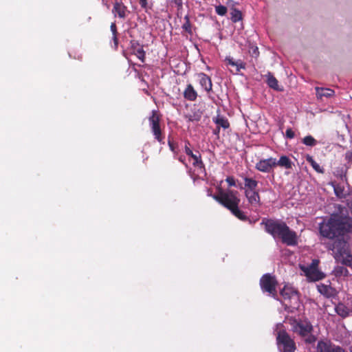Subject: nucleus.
<instances>
[{
	"label": "nucleus",
	"mask_w": 352,
	"mask_h": 352,
	"mask_svg": "<svg viewBox=\"0 0 352 352\" xmlns=\"http://www.w3.org/2000/svg\"><path fill=\"white\" fill-rule=\"evenodd\" d=\"M111 31L112 32L113 36L117 35V27L115 23H111Z\"/></svg>",
	"instance_id": "44"
},
{
	"label": "nucleus",
	"mask_w": 352,
	"mask_h": 352,
	"mask_svg": "<svg viewBox=\"0 0 352 352\" xmlns=\"http://www.w3.org/2000/svg\"><path fill=\"white\" fill-rule=\"evenodd\" d=\"M306 337L307 338L305 340L306 343L312 344L316 341V337L312 335L311 333L307 336Z\"/></svg>",
	"instance_id": "38"
},
{
	"label": "nucleus",
	"mask_w": 352,
	"mask_h": 352,
	"mask_svg": "<svg viewBox=\"0 0 352 352\" xmlns=\"http://www.w3.org/2000/svg\"><path fill=\"white\" fill-rule=\"evenodd\" d=\"M306 160L308 163L310 164V165L312 166V168L319 173H324V170L323 168H321L320 165L314 160L313 157L307 155L306 156Z\"/></svg>",
	"instance_id": "27"
},
{
	"label": "nucleus",
	"mask_w": 352,
	"mask_h": 352,
	"mask_svg": "<svg viewBox=\"0 0 352 352\" xmlns=\"http://www.w3.org/2000/svg\"><path fill=\"white\" fill-rule=\"evenodd\" d=\"M293 163L291 160L286 155H282L278 161L276 160V166H279L287 169L292 168Z\"/></svg>",
	"instance_id": "22"
},
{
	"label": "nucleus",
	"mask_w": 352,
	"mask_h": 352,
	"mask_svg": "<svg viewBox=\"0 0 352 352\" xmlns=\"http://www.w3.org/2000/svg\"><path fill=\"white\" fill-rule=\"evenodd\" d=\"M219 132H220V128L217 126V128L213 131V133L217 135V137H219Z\"/></svg>",
	"instance_id": "47"
},
{
	"label": "nucleus",
	"mask_w": 352,
	"mask_h": 352,
	"mask_svg": "<svg viewBox=\"0 0 352 352\" xmlns=\"http://www.w3.org/2000/svg\"><path fill=\"white\" fill-rule=\"evenodd\" d=\"M245 196L247 198L248 203L253 206H261V198L257 190H245Z\"/></svg>",
	"instance_id": "14"
},
{
	"label": "nucleus",
	"mask_w": 352,
	"mask_h": 352,
	"mask_svg": "<svg viewBox=\"0 0 352 352\" xmlns=\"http://www.w3.org/2000/svg\"><path fill=\"white\" fill-rule=\"evenodd\" d=\"M225 62L228 65L235 67L236 72H239L241 69L245 68V64L241 60H234V58L230 56L226 57Z\"/></svg>",
	"instance_id": "20"
},
{
	"label": "nucleus",
	"mask_w": 352,
	"mask_h": 352,
	"mask_svg": "<svg viewBox=\"0 0 352 352\" xmlns=\"http://www.w3.org/2000/svg\"><path fill=\"white\" fill-rule=\"evenodd\" d=\"M185 23L182 25V28L189 34L192 33L191 23L190 21L189 16L188 15L184 17Z\"/></svg>",
	"instance_id": "33"
},
{
	"label": "nucleus",
	"mask_w": 352,
	"mask_h": 352,
	"mask_svg": "<svg viewBox=\"0 0 352 352\" xmlns=\"http://www.w3.org/2000/svg\"><path fill=\"white\" fill-rule=\"evenodd\" d=\"M228 9L226 6L219 5L215 6V12L219 16H224L227 13Z\"/></svg>",
	"instance_id": "35"
},
{
	"label": "nucleus",
	"mask_w": 352,
	"mask_h": 352,
	"mask_svg": "<svg viewBox=\"0 0 352 352\" xmlns=\"http://www.w3.org/2000/svg\"><path fill=\"white\" fill-rule=\"evenodd\" d=\"M285 135L287 138L292 139L295 136V133L291 128H289L285 131Z\"/></svg>",
	"instance_id": "40"
},
{
	"label": "nucleus",
	"mask_w": 352,
	"mask_h": 352,
	"mask_svg": "<svg viewBox=\"0 0 352 352\" xmlns=\"http://www.w3.org/2000/svg\"><path fill=\"white\" fill-rule=\"evenodd\" d=\"M238 192L232 190H223L219 188L218 192L213 195V199L223 207L230 210L236 205H239L240 199L237 196Z\"/></svg>",
	"instance_id": "3"
},
{
	"label": "nucleus",
	"mask_w": 352,
	"mask_h": 352,
	"mask_svg": "<svg viewBox=\"0 0 352 352\" xmlns=\"http://www.w3.org/2000/svg\"><path fill=\"white\" fill-rule=\"evenodd\" d=\"M184 97L187 100L193 102L195 101L197 98V92L194 89L193 86L191 84H189L186 86L184 91Z\"/></svg>",
	"instance_id": "18"
},
{
	"label": "nucleus",
	"mask_w": 352,
	"mask_h": 352,
	"mask_svg": "<svg viewBox=\"0 0 352 352\" xmlns=\"http://www.w3.org/2000/svg\"><path fill=\"white\" fill-rule=\"evenodd\" d=\"M139 3L142 8L144 10L148 8V0H139Z\"/></svg>",
	"instance_id": "42"
},
{
	"label": "nucleus",
	"mask_w": 352,
	"mask_h": 352,
	"mask_svg": "<svg viewBox=\"0 0 352 352\" xmlns=\"http://www.w3.org/2000/svg\"><path fill=\"white\" fill-rule=\"evenodd\" d=\"M230 211L234 217L241 221H247L248 219V217L245 214V213L239 209V205H236Z\"/></svg>",
	"instance_id": "26"
},
{
	"label": "nucleus",
	"mask_w": 352,
	"mask_h": 352,
	"mask_svg": "<svg viewBox=\"0 0 352 352\" xmlns=\"http://www.w3.org/2000/svg\"><path fill=\"white\" fill-rule=\"evenodd\" d=\"M316 349L317 352H345L340 346L333 344L329 340L319 341Z\"/></svg>",
	"instance_id": "11"
},
{
	"label": "nucleus",
	"mask_w": 352,
	"mask_h": 352,
	"mask_svg": "<svg viewBox=\"0 0 352 352\" xmlns=\"http://www.w3.org/2000/svg\"><path fill=\"white\" fill-rule=\"evenodd\" d=\"M325 247L327 250L332 251V254L336 261H340L348 252L346 242L342 239L327 243Z\"/></svg>",
	"instance_id": "7"
},
{
	"label": "nucleus",
	"mask_w": 352,
	"mask_h": 352,
	"mask_svg": "<svg viewBox=\"0 0 352 352\" xmlns=\"http://www.w3.org/2000/svg\"><path fill=\"white\" fill-rule=\"evenodd\" d=\"M213 122L217 124V126L227 129L230 127V123L227 118L223 116L218 115L217 117L213 118Z\"/></svg>",
	"instance_id": "21"
},
{
	"label": "nucleus",
	"mask_w": 352,
	"mask_h": 352,
	"mask_svg": "<svg viewBox=\"0 0 352 352\" xmlns=\"http://www.w3.org/2000/svg\"><path fill=\"white\" fill-rule=\"evenodd\" d=\"M319 261L318 259L312 260L311 264L307 267H301V270L305 272L306 276L313 281H317L323 278L322 273L318 270Z\"/></svg>",
	"instance_id": "9"
},
{
	"label": "nucleus",
	"mask_w": 352,
	"mask_h": 352,
	"mask_svg": "<svg viewBox=\"0 0 352 352\" xmlns=\"http://www.w3.org/2000/svg\"><path fill=\"white\" fill-rule=\"evenodd\" d=\"M335 309L336 313L342 318H345L349 315V309L343 303H339Z\"/></svg>",
	"instance_id": "29"
},
{
	"label": "nucleus",
	"mask_w": 352,
	"mask_h": 352,
	"mask_svg": "<svg viewBox=\"0 0 352 352\" xmlns=\"http://www.w3.org/2000/svg\"><path fill=\"white\" fill-rule=\"evenodd\" d=\"M348 168L349 167L347 166L338 167L335 169L333 175L336 177L340 178L342 180H346V173Z\"/></svg>",
	"instance_id": "25"
},
{
	"label": "nucleus",
	"mask_w": 352,
	"mask_h": 352,
	"mask_svg": "<svg viewBox=\"0 0 352 352\" xmlns=\"http://www.w3.org/2000/svg\"><path fill=\"white\" fill-rule=\"evenodd\" d=\"M278 282L274 276L265 274L260 279V286L263 292H267L272 297L277 298L276 286Z\"/></svg>",
	"instance_id": "6"
},
{
	"label": "nucleus",
	"mask_w": 352,
	"mask_h": 352,
	"mask_svg": "<svg viewBox=\"0 0 352 352\" xmlns=\"http://www.w3.org/2000/svg\"><path fill=\"white\" fill-rule=\"evenodd\" d=\"M320 234L324 238L334 239L352 233V217L347 208L340 204L335 206V211L328 219L319 223Z\"/></svg>",
	"instance_id": "1"
},
{
	"label": "nucleus",
	"mask_w": 352,
	"mask_h": 352,
	"mask_svg": "<svg viewBox=\"0 0 352 352\" xmlns=\"http://www.w3.org/2000/svg\"><path fill=\"white\" fill-rule=\"evenodd\" d=\"M276 344L280 352H295L296 349L294 339L284 329L277 333Z\"/></svg>",
	"instance_id": "4"
},
{
	"label": "nucleus",
	"mask_w": 352,
	"mask_h": 352,
	"mask_svg": "<svg viewBox=\"0 0 352 352\" xmlns=\"http://www.w3.org/2000/svg\"><path fill=\"white\" fill-rule=\"evenodd\" d=\"M345 160L349 162H352V151H349L345 153Z\"/></svg>",
	"instance_id": "43"
},
{
	"label": "nucleus",
	"mask_w": 352,
	"mask_h": 352,
	"mask_svg": "<svg viewBox=\"0 0 352 352\" xmlns=\"http://www.w3.org/2000/svg\"><path fill=\"white\" fill-rule=\"evenodd\" d=\"M261 225L264 226L266 232L274 239H280L283 243L289 246H295L298 244L296 232L292 230L284 221L264 218Z\"/></svg>",
	"instance_id": "2"
},
{
	"label": "nucleus",
	"mask_w": 352,
	"mask_h": 352,
	"mask_svg": "<svg viewBox=\"0 0 352 352\" xmlns=\"http://www.w3.org/2000/svg\"><path fill=\"white\" fill-rule=\"evenodd\" d=\"M171 1L173 3H174L177 6L178 10L182 9V8H183L182 0H171Z\"/></svg>",
	"instance_id": "41"
},
{
	"label": "nucleus",
	"mask_w": 352,
	"mask_h": 352,
	"mask_svg": "<svg viewBox=\"0 0 352 352\" xmlns=\"http://www.w3.org/2000/svg\"><path fill=\"white\" fill-rule=\"evenodd\" d=\"M315 89L317 98L320 100L322 98V97L331 98L335 94V91L329 88L316 87Z\"/></svg>",
	"instance_id": "19"
},
{
	"label": "nucleus",
	"mask_w": 352,
	"mask_h": 352,
	"mask_svg": "<svg viewBox=\"0 0 352 352\" xmlns=\"http://www.w3.org/2000/svg\"><path fill=\"white\" fill-rule=\"evenodd\" d=\"M161 115L157 110H153L148 118L149 126L155 139L160 144H164V135L160 125Z\"/></svg>",
	"instance_id": "5"
},
{
	"label": "nucleus",
	"mask_w": 352,
	"mask_h": 352,
	"mask_svg": "<svg viewBox=\"0 0 352 352\" xmlns=\"http://www.w3.org/2000/svg\"><path fill=\"white\" fill-rule=\"evenodd\" d=\"M347 206H348V207H349V210H350V211H351V212L352 214V200L347 203Z\"/></svg>",
	"instance_id": "48"
},
{
	"label": "nucleus",
	"mask_w": 352,
	"mask_h": 352,
	"mask_svg": "<svg viewBox=\"0 0 352 352\" xmlns=\"http://www.w3.org/2000/svg\"><path fill=\"white\" fill-rule=\"evenodd\" d=\"M178 160L179 162H181L183 164L185 165V166H188V164L185 162V157L183 156V155H180L179 157H178Z\"/></svg>",
	"instance_id": "45"
},
{
	"label": "nucleus",
	"mask_w": 352,
	"mask_h": 352,
	"mask_svg": "<svg viewBox=\"0 0 352 352\" xmlns=\"http://www.w3.org/2000/svg\"><path fill=\"white\" fill-rule=\"evenodd\" d=\"M189 145H190L189 141H186L185 143L184 151L187 155L190 157V156H192V155L194 153H193L192 151L190 148Z\"/></svg>",
	"instance_id": "37"
},
{
	"label": "nucleus",
	"mask_w": 352,
	"mask_h": 352,
	"mask_svg": "<svg viewBox=\"0 0 352 352\" xmlns=\"http://www.w3.org/2000/svg\"><path fill=\"white\" fill-rule=\"evenodd\" d=\"M345 257L341 258L342 264L352 267V255L349 253V251L347 252V254H345Z\"/></svg>",
	"instance_id": "34"
},
{
	"label": "nucleus",
	"mask_w": 352,
	"mask_h": 352,
	"mask_svg": "<svg viewBox=\"0 0 352 352\" xmlns=\"http://www.w3.org/2000/svg\"><path fill=\"white\" fill-rule=\"evenodd\" d=\"M131 50L132 53L135 54L138 59L142 63L145 60L146 53L143 49V46L141 45L137 41L133 40L131 41Z\"/></svg>",
	"instance_id": "13"
},
{
	"label": "nucleus",
	"mask_w": 352,
	"mask_h": 352,
	"mask_svg": "<svg viewBox=\"0 0 352 352\" xmlns=\"http://www.w3.org/2000/svg\"><path fill=\"white\" fill-rule=\"evenodd\" d=\"M280 294L282 296V297L286 300V299H290L294 296V292L292 290V289L287 287L285 286L280 292Z\"/></svg>",
	"instance_id": "30"
},
{
	"label": "nucleus",
	"mask_w": 352,
	"mask_h": 352,
	"mask_svg": "<svg viewBox=\"0 0 352 352\" xmlns=\"http://www.w3.org/2000/svg\"><path fill=\"white\" fill-rule=\"evenodd\" d=\"M200 86L207 92L212 91V82L210 76L204 72L196 74Z\"/></svg>",
	"instance_id": "12"
},
{
	"label": "nucleus",
	"mask_w": 352,
	"mask_h": 352,
	"mask_svg": "<svg viewBox=\"0 0 352 352\" xmlns=\"http://www.w3.org/2000/svg\"><path fill=\"white\" fill-rule=\"evenodd\" d=\"M113 40L115 47L117 48L118 45V39L117 35L113 36Z\"/></svg>",
	"instance_id": "46"
},
{
	"label": "nucleus",
	"mask_w": 352,
	"mask_h": 352,
	"mask_svg": "<svg viewBox=\"0 0 352 352\" xmlns=\"http://www.w3.org/2000/svg\"><path fill=\"white\" fill-rule=\"evenodd\" d=\"M112 12L120 19H125L129 11L126 6L122 1H116L113 4Z\"/></svg>",
	"instance_id": "16"
},
{
	"label": "nucleus",
	"mask_w": 352,
	"mask_h": 352,
	"mask_svg": "<svg viewBox=\"0 0 352 352\" xmlns=\"http://www.w3.org/2000/svg\"><path fill=\"white\" fill-rule=\"evenodd\" d=\"M333 190H334L335 195L338 198H344L345 197V194L344 193V188L341 185H340V184L333 185Z\"/></svg>",
	"instance_id": "32"
},
{
	"label": "nucleus",
	"mask_w": 352,
	"mask_h": 352,
	"mask_svg": "<svg viewBox=\"0 0 352 352\" xmlns=\"http://www.w3.org/2000/svg\"><path fill=\"white\" fill-rule=\"evenodd\" d=\"M266 76L267 84L268 86L274 90H280L278 87V82L277 79L273 76V74L269 72Z\"/></svg>",
	"instance_id": "24"
},
{
	"label": "nucleus",
	"mask_w": 352,
	"mask_h": 352,
	"mask_svg": "<svg viewBox=\"0 0 352 352\" xmlns=\"http://www.w3.org/2000/svg\"><path fill=\"white\" fill-rule=\"evenodd\" d=\"M168 146H169V148L170 150L173 152L175 154H177L178 153V151H177V148H178V145L177 143H175L171 139L170 137H168Z\"/></svg>",
	"instance_id": "36"
},
{
	"label": "nucleus",
	"mask_w": 352,
	"mask_h": 352,
	"mask_svg": "<svg viewBox=\"0 0 352 352\" xmlns=\"http://www.w3.org/2000/svg\"><path fill=\"white\" fill-rule=\"evenodd\" d=\"M289 322L292 327V331L301 337H306L314 330L313 325L307 320L298 321L296 318H291Z\"/></svg>",
	"instance_id": "8"
},
{
	"label": "nucleus",
	"mask_w": 352,
	"mask_h": 352,
	"mask_svg": "<svg viewBox=\"0 0 352 352\" xmlns=\"http://www.w3.org/2000/svg\"><path fill=\"white\" fill-rule=\"evenodd\" d=\"M302 142L309 146H314L317 144V140L311 135H307L302 140Z\"/></svg>",
	"instance_id": "31"
},
{
	"label": "nucleus",
	"mask_w": 352,
	"mask_h": 352,
	"mask_svg": "<svg viewBox=\"0 0 352 352\" xmlns=\"http://www.w3.org/2000/svg\"><path fill=\"white\" fill-rule=\"evenodd\" d=\"M244 189L245 190H255L258 186V182L252 178L244 177Z\"/></svg>",
	"instance_id": "23"
},
{
	"label": "nucleus",
	"mask_w": 352,
	"mask_h": 352,
	"mask_svg": "<svg viewBox=\"0 0 352 352\" xmlns=\"http://www.w3.org/2000/svg\"><path fill=\"white\" fill-rule=\"evenodd\" d=\"M228 6L230 7V19L233 23H236L243 19L242 12L236 9L234 6L236 3H234L233 1L230 0L228 1Z\"/></svg>",
	"instance_id": "15"
},
{
	"label": "nucleus",
	"mask_w": 352,
	"mask_h": 352,
	"mask_svg": "<svg viewBox=\"0 0 352 352\" xmlns=\"http://www.w3.org/2000/svg\"><path fill=\"white\" fill-rule=\"evenodd\" d=\"M190 157L193 160V166L199 169L201 173H205V165L204 162L202 161L200 153L199 151H197L196 153L193 154L192 156H190Z\"/></svg>",
	"instance_id": "17"
},
{
	"label": "nucleus",
	"mask_w": 352,
	"mask_h": 352,
	"mask_svg": "<svg viewBox=\"0 0 352 352\" xmlns=\"http://www.w3.org/2000/svg\"><path fill=\"white\" fill-rule=\"evenodd\" d=\"M276 167V158L269 157L259 160L255 165L256 170L263 173H270Z\"/></svg>",
	"instance_id": "10"
},
{
	"label": "nucleus",
	"mask_w": 352,
	"mask_h": 352,
	"mask_svg": "<svg viewBox=\"0 0 352 352\" xmlns=\"http://www.w3.org/2000/svg\"><path fill=\"white\" fill-rule=\"evenodd\" d=\"M333 273L336 277L349 276V272L344 266H337L334 268Z\"/></svg>",
	"instance_id": "28"
},
{
	"label": "nucleus",
	"mask_w": 352,
	"mask_h": 352,
	"mask_svg": "<svg viewBox=\"0 0 352 352\" xmlns=\"http://www.w3.org/2000/svg\"><path fill=\"white\" fill-rule=\"evenodd\" d=\"M226 182L228 183L229 186H236V182L234 177L230 176L227 177L226 179Z\"/></svg>",
	"instance_id": "39"
}]
</instances>
